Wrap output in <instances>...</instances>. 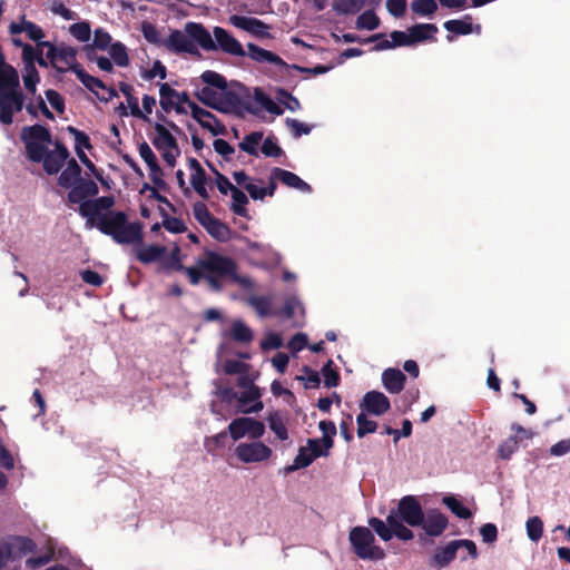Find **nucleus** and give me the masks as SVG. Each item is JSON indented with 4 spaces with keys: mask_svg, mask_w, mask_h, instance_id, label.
<instances>
[{
    "mask_svg": "<svg viewBox=\"0 0 570 570\" xmlns=\"http://www.w3.org/2000/svg\"><path fill=\"white\" fill-rule=\"evenodd\" d=\"M99 189L95 181L79 179L70 189L68 199L78 204L79 214L86 219V228H97L102 234L110 236L118 244H134L141 240V227L137 223H130L122 212L110 208L115 200L111 196L96 199Z\"/></svg>",
    "mask_w": 570,
    "mask_h": 570,
    "instance_id": "nucleus-1",
    "label": "nucleus"
},
{
    "mask_svg": "<svg viewBox=\"0 0 570 570\" xmlns=\"http://www.w3.org/2000/svg\"><path fill=\"white\" fill-rule=\"evenodd\" d=\"M197 86L198 99L219 111L233 112L239 116L245 114L257 115L265 110L272 115L279 116L283 109L263 90L256 88L250 95L244 88H228L226 79L216 71H204Z\"/></svg>",
    "mask_w": 570,
    "mask_h": 570,
    "instance_id": "nucleus-2",
    "label": "nucleus"
},
{
    "mask_svg": "<svg viewBox=\"0 0 570 570\" xmlns=\"http://www.w3.org/2000/svg\"><path fill=\"white\" fill-rule=\"evenodd\" d=\"M237 267L233 258L214 250H205L194 266H180V269L186 273L193 285H198L204 279L212 289L220 291L222 279L230 277L240 287L253 289L255 282L248 275L238 274Z\"/></svg>",
    "mask_w": 570,
    "mask_h": 570,
    "instance_id": "nucleus-3",
    "label": "nucleus"
},
{
    "mask_svg": "<svg viewBox=\"0 0 570 570\" xmlns=\"http://www.w3.org/2000/svg\"><path fill=\"white\" fill-rule=\"evenodd\" d=\"M23 104L24 97L19 90V75L0 52V121L4 125L12 124L14 112L20 111Z\"/></svg>",
    "mask_w": 570,
    "mask_h": 570,
    "instance_id": "nucleus-4",
    "label": "nucleus"
},
{
    "mask_svg": "<svg viewBox=\"0 0 570 570\" xmlns=\"http://www.w3.org/2000/svg\"><path fill=\"white\" fill-rule=\"evenodd\" d=\"M196 43L204 50H213L216 46L213 36L203 24L188 22L184 31L175 30L164 39L163 46L176 53H198Z\"/></svg>",
    "mask_w": 570,
    "mask_h": 570,
    "instance_id": "nucleus-5",
    "label": "nucleus"
},
{
    "mask_svg": "<svg viewBox=\"0 0 570 570\" xmlns=\"http://www.w3.org/2000/svg\"><path fill=\"white\" fill-rule=\"evenodd\" d=\"M179 127L174 122L167 125L155 124L153 145L161 155L163 160L170 168L176 166L177 159L180 157V148L174 132H179Z\"/></svg>",
    "mask_w": 570,
    "mask_h": 570,
    "instance_id": "nucleus-6",
    "label": "nucleus"
},
{
    "mask_svg": "<svg viewBox=\"0 0 570 570\" xmlns=\"http://www.w3.org/2000/svg\"><path fill=\"white\" fill-rule=\"evenodd\" d=\"M21 140L24 144L27 156L36 163H40L43 155L56 142L51 139L49 131L40 125L24 127L21 131Z\"/></svg>",
    "mask_w": 570,
    "mask_h": 570,
    "instance_id": "nucleus-7",
    "label": "nucleus"
},
{
    "mask_svg": "<svg viewBox=\"0 0 570 570\" xmlns=\"http://www.w3.org/2000/svg\"><path fill=\"white\" fill-rule=\"evenodd\" d=\"M350 542L360 559L377 561L385 558L384 550L375 544L374 534L368 528H353L350 532Z\"/></svg>",
    "mask_w": 570,
    "mask_h": 570,
    "instance_id": "nucleus-8",
    "label": "nucleus"
},
{
    "mask_svg": "<svg viewBox=\"0 0 570 570\" xmlns=\"http://www.w3.org/2000/svg\"><path fill=\"white\" fill-rule=\"evenodd\" d=\"M189 97L184 91H177L167 82L160 83L159 86V105L164 111H175L177 114H186L189 108Z\"/></svg>",
    "mask_w": 570,
    "mask_h": 570,
    "instance_id": "nucleus-9",
    "label": "nucleus"
},
{
    "mask_svg": "<svg viewBox=\"0 0 570 570\" xmlns=\"http://www.w3.org/2000/svg\"><path fill=\"white\" fill-rule=\"evenodd\" d=\"M236 458L246 464L261 463L271 459L272 449L262 441L242 442L235 448Z\"/></svg>",
    "mask_w": 570,
    "mask_h": 570,
    "instance_id": "nucleus-10",
    "label": "nucleus"
},
{
    "mask_svg": "<svg viewBox=\"0 0 570 570\" xmlns=\"http://www.w3.org/2000/svg\"><path fill=\"white\" fill-rule=\"evenodd\" d=\"M39 46L48 48L47 57L58 71L80 69L77 65L75 48L69 46L53 47L49 42H41Z\"/></svg>",
    "mask_w": 570,
    "mask_h": 570,
    "instance_id": "nucleus-11",
    "label": "nucleus"
},
{
    "mask_svg": "<svg viewBox=\"0 0 570 570\" xmlns=\"http://www.w3.org/2000/svg\"><path fill=\"white\" fill-rule=\"evenodd\" d=\"M228 431L234 441H238L245 436L258 440L265 433V425L253 417L242 416L229 423Z\"/></svg>",
    "mask_w": 570,
    "mask_h": 570,
    "instance_id": "nucleus-12",
    "label": "nucleus"
},
{
    "mask_svg": "<svg viewBox=\"0 0 570 570\" xmlns=\"http://www.w3.org/2000/svg\"><path fill=\"white\" fill-rule=\"evenodd\" d=\"M328 451L322 446V443L317 439H309L305 446L299 448L296 458L291 466L289 471L298 470L308 466L315 459L320 456H326Z\"/></svg>",
    "mask_w": 570,
    "mask_h": 570,
    "instance_id": "nucleus-13",
    "label": "nucleus"
},
{
    "mask_svg": "<svg viewBox=\"0 0 570 570\" xmlns=\"http://www.w3.org/2000/svg\"><path fill=\"white\" fill-rule=\"evenodd\" d=\"M390 514H395L397 520L410 527H420L424 521L420 501H399L396 510H392Z\"/></svg>",
    "mask_w": 570,
    "mask_h": 570,
    "instance_id": "nucleus-14",
    "label": "nucleus"
},
{
    "mask_svg": "<svg viewBox=\"0 0 570 570\" xmlns=\"http://www.w3.org/2000/svg\"><path fill=\"white\" fill-rule=\"evenodd\" d=\"M225 393L228 397H237L242 413H257L264 407L263 403L257 401L261 397L259 389L253 384H249L239 396L232 390H227Z\"/></svg>",
    "mask_w": 570,
    "mask_h": 570,
    "instance_id": "nucleus-15",
    "label": "nucleus"
},
{
    "mask_svg": "<svg viewBox=\"0 0 570 570\" xmlns=\"http://www.w3.org/2000/svg\"><path fill=\"white\" fill-rule=\"evenodd\" d=\"M214 35V42L215 48L212 50H222L228 55L236 56V57H243L245 56V50L242 46V43L234 38L229 32H227L225 29L220 27H215L213 29Z\"/></svg>",
    "mask_w": 570,
    "mask_h": 570,
    "instance_id": "nucleus-16",
    "label": "nucleus"
},
{
    "mask_svg": "<svg viewBox=\"0 0 570 570\" xmlns=\"http://www.w3.org/2000/svg\"><path fill=\"white\" fill-rule=\"evenodd\" d=\"M191 117L204 128L207 129L213 136L223 135L225 126L222 125L217 118L208 110L199 107L195 102L189 104Z\"/></svg>",
    "mask_w": 570,
    "mask_h": 570,
    "instance_id": "nucleus-17",
    "label": "nucleus"
},
{
    "mask_svg": "<svg viewBox=\"0 0 570 570\" xmlns=\"http://www.w3.org/2000/svg\"><path fill=\"white\" fill-rule=\"evenodd\" d=\"M229 22L252 36L258 38H267L269 36V27L256 18L234 14L229 18Z\"/></svg>",
    "mask_w": 570,
    "mask_h": 570,
    "instance_id": "nucleus-18",
    "label": "nucleus"
},
{
    "mask_svg": "<svg viewBox=\"0 0 570 570\" xmlns=\"http://www.w3.org/2000/svg\"><path fill=\"white\" fill-rule=\"evenodd\" d=\"M68 155V149L63 145L55 142L53 149H49L40 161L43 164L45 170L49 175H53L61 169Z\"/></svg>",
    "mask_w": 570,
    "mask_h": 570,
    "instance_id": "nucleus-19",
    "label": "nucleus"
},
{
    "mask_svg": "<svg viewBox=\"0 0 570 570\" xmlns=\"http://www.w3.org/2000/svg\"><path fill=\"white\" fill-rule=\"evenodd\" d=\"M361 407L370 414L380 416L390 410V401L382 392L371 391L363 396Z\"/></svg>",
    "mask_w": 570,
    "mask_h": 570,
    "instance_id": "nucleus-20",
    "label": "nucleus"
},
{
    "mask_svg": "<svg viewBox=\"0 0 570 570\" xmlns=\"http://www.w3.org/2000/svg\"><path fill=\"white\" fill-rule=\"evenodd\" d=\"M75 73L79 80L100 99L108 101L116 95L112 89L107 88L99 79L86 73L82 69H75Z\"/></svg>",
    "mask_w": 570,
    "mask_h": 570,
    "instance_id": "nucleus-21",
    "label": "nucleus"
},
{
    "mask_svg": "<svg viewBox=\"0 0 570 570\" xmlns=\"http://www.w3.org/2000/svg\"><path fill=\"white\" fill-rule=\"evenodd\" d=\"M448 524L449 521L444 514L436 511H431L426 517L424 515V521L420 527L423 528L428 535L439 537L448 528Z\"/></svg>",
    "mask_w": 570,
    "mask_h": 570,
    "instance_id": "nucleus-22",
    "label": "nucleus"
},
{
    "mask_svg": "<svg viewBox=\"0 0 570 570\" xmlns=\"http://www.w3.org/2000/svg\"><path fill=\"white\" fill-rule=\"evenodd\" d=\"M139 156L146 163L150 171V178L154 183L161 181L163 170L158 165L157 157L147 142H141L138 147Z\"/></svg>",
    "mask_w": 570,
    "mask_h": 570,
    "instance_id": "nucleus-23",
    "label": "nucleus"
},
{
    "mask_svg": "<svg viewBox=\"0 0 570 570\" xmlns=\"http://www.w3.org/2000/svg\"><path fill=\"white\" fill-rule=\"evenodd\" d=\"M272 175H273V178L279 180L287 187L297 189L303 193H308L311 190L309 185L292 171L284 170L281 168H275L273 170Z\"/></svg>",
    "mask_w": 570,
    "mask_h": 570,
    "instance_id": "nucleus-24",
    "label": "nucleus"
},
{
    "mask_svg": "<svg viewBox=\"0 0 570 570\" xmlns=\"http://www.w3.org/2000/svg\"><path fill=\"white\" fill-rule=\"evenodd\" d=\"M6 546H10L12 557L14 559L17 557H22L28 553H35L37 551L36 542L29 537L18 535L12 539L11 543H7Z\"/></svg>",
    "mask_w": 570,
    "mask_h": 570,
    "instance_id": "nucleus-25",
    "label": "nucleus"
},
{
    "mask_svg": "<svg viewBox=\"0 0 570 570\" xmlns=\"http://www.w3.org/2000/svg\"><path fill=\"white\" fill-rule=\"evenodd\" d=\"M10 32L12 35L26 32L28 37L33 41H40L45 37L40 27L24 19H21L20 22H12L10 24Z\"/></svg>",
    "mask_w": 570,
    "mask_h": 570,
    "instance_id": "nucleus-26",
    "label": "nucleus"
},
{
    "mask_svg": "<svg viewBox=\"0 0 570 570\" xmlns=\"http://www.w3.org/2000/svg\"><path fill=\"white\" fill-rule=\"evenodd\" d=\"M404 380V374L399 370L389 368L382 375L383 385L391 393L401 392Z\"/></svg>",
    "mask_w": 570,
    "mask_h": 570,
    "instance_id": "nucleus-27",
    "label": "nucleus"
},
{
    "mask_svg": "<svg viewBox=\"0 0 570 570\" xmlns=\"http://www.w3.org/2000/svg\"><path fill=\"white\" fill-rule=\"evenodd\" d=\"M456 546L454 540L449 542L445 547L440 548L435 551L432 563L436 564L439 568H444L449 566L456 557Z\"/></svg>",
    "mask_w": 570,
    "mask_h": 570,
    "instance_id": "nucleus-28",
    "label": "nucleus"
},
{
    "mask_svg": "<svg viewBox=\"0 0 570 570\" xmlns=\"http://www.w3.org/2000/svg\"><path fill=\"white\" fill-rule=\"evenodd\" d=\"M444 28L458 35H469L473 31L480 33L481 27L476 24L473 27L471 17L466 16L464 19L449 20L444 23Z\"/></svg>",
    "mask_w": 570,
    "mask_h": 570,
    "instance_id": "nucleus-29",
    "label": "nucleus"
},
{
    "mask_svg": "<svg viewBox=\"0 0 570 570\" xmlns=\"http://www.w3.org/2000/svg\"><path fill=\"white\" fill-rule=\"evenodd\" d=\"M248 56L257 62H268L272 65H282L283 60L272 51L265 50L253 43L247 45Z\"/></svg>",
    "mask_w": 570,
    "mask_h": 570,
    "instance_id": "nucleus-30",
    "label": "nucleus"
},
{
    "mask_svg": "<svg viewBox=\"0 0 570 570\" xmlns=\"http://www.w3.org/2000/svg\"><path fill=\"white\" fill-rule=\"evenodd\" d=\"M81 169L76 160H70L59 177L62 187L71 188L80 179Z\"/></svg>",
    "mask_w": 570,
    "mask_h": 570,
    "instance_id": "nucleus-31",
    "label": "nucleus"
},
{
    "mask_svg": "<svg viewBox=\"0 0 570 570\" xmlns=\"http://www.w3.org/2000/svg\"><path fill=\"white\" fill-rule=\"evenodd\" d=\"M166 253V248L157 245L141 246L137 248L136 256L142 263H151L159 259Z\"/></svg>",
    "mask_w": 570,
    "mask_h": 570,
    "instance_id": "nucleus-32",
    "label": "nucleus"
},
{
    "mask_svg": "<svg viewBox=\"0 0 570 570\" xmlns=\"http://www.w3.org/2000/svg\"><path fill=\"white\" fill-rule=\"evenodd\" d=\"M409 31L413 45L415 42H420L432 38L436 33L438 28L436 26L431 23H422L413 26L412 28L409 29Z\"/></svg>",
    "mask_w": 570,
    "mask_h": 570,
    "instance_id": "nucleus-33",
    "label": "nucleus"
},
{
    "mask_svg": "<svg viewBox=\"0 0 570 570\" xmlns=\"http://www.w3.org/2000/svg\"><path fill=\"white\" fill-rule=\"evenodd\" d=\"M22 80L27 92L35 96L37 92V85L40 81V77L35 65L24 66Z\"/></svg>",
    "mask_w": 570,
    "mask_h": 570,
    "instance_id": "nucleus-34",
    "label": "nucleus"
},
{
    "mask_svg": "<svg viewBox=\"0 0 570 570\" xmlns=\"http://www.w3.org/2000/svg\"><path fill=\"white\" fill-rule=\"evenodd\" d=\"M267 422H268L269 429L275 433V435L279 440L286 441L288 439V432H287L285 421L279 413H277V412L271 413L267 417Z\"/></svg>",
    "mask_w": 570,
    "mask_h": 570,
    "instance_id": "nucleus-35",
    "label": "nucleus"
},
{
    "mask_svg": "<svg viewBox=\"0 0 570 570\" xmlns=\"http://www.w3.org/2000/svg\"><path fill=\"white\" fill-rule=\"evenodd\" d=\"M389 524L393 528V535L403 541H409L414 538V533L407 527H405L395 514H389L386 518Z\"/></svg>",
    "mask_w": 570,
    "mask_h": 570,
    "instance_id": "nucleus-36",
    "label": "nucleus"
},
{
    "mask_svg": "<svg viewBox=\"0 0 570 570\" xmlns=\"http://www.w3.org/2000/svg\"><path fill=\"white\" fill-rule=\"evenodd\" d=\"M365 0H334L333 8L340 14H352L361 10Z\"/></svg>",
    "mask_w": 570,
    "mask_h": 570,
    "instance_id": "nucleus-37",
    "label": "nucleus"
},
{
    "mask_svg": "<svg viewBox=\"0 0 570 570\" xmlns=\"http://www.w3.org/2000/svg\"><path fill=\"white\" fill-rule=\"evenodd\" d=\"M263 141V132L254 131L247 135L242 142H239V148L247 153L248 155H257L258 146Z\"/></svg>",
    "mask_w": 570,
    "mask_h": 570,
    "instance_id": "nucleus-38",
    "label": "nucleus"
},
{
    "mask_svg": "<svg viewBox=\"0 0 570 570\" xmlns=\"http://www.w3.org/2000/svg\"><path fill=\"white\" fill-rule=\"evenodd\" d=\"M368 525L383 541H390L393 538V528L387 521L384 522L383 520L373 517L368 519Z\"/></svg>",
    "mask_w": 570,
    "mask_h": 570,
    "instance_id": "nucleus-39",
    "label": "nucleus"
},
{
    "mask_svg": "<svg viewBox=\"0 0 570 570\" xmlns=\"http://www.w3.org/2000/svg\"><path fill=\"white\" fill-rule=\"evenodd\" d=\"M318 428L322 431L323 436L317 440L322 443V446L325 450L330 451L333 446V436L336 434V426L332 421H321Z\"/></svg>",
    "mask_w": 570,
    "mask_h": 570,
    "instance_id": "nucleus-40",
    "label": "nucleus"
},
{
    "mask_svg": "<svg viewBox=\"0 0 570 570\" xmlns=\"http://www.w3.org/2000/svg\"><path fill=\"white\" fill-rule=\"evenodd\" d=\"M204 228L217 240L225 242L229 238L228 227L215 217Z\"/></svg>",
    "mask_w": 570,
    "mask_h": 570,
    "instance_id": "nucleus-41",
    "label": "nucleus"
},
{
    "mask_svg": "<svg viewBox=\"0 0 570 570\" xmlns=\"http://www.w3.org/2000/svg\"><path fill=\"white\" fill-rule=\"evenodd\" d=\"M232 337L240 343H249L253 340L252 330L242 321H235L230 330Z\"/></svg>",
    "mask_w": 570,
    "mask_h": 570,
    "instance_id": "nucleus-42",
    "label": "nucleus"
},
{
    "mask_svg": "<svg viewBox=\"0 0 570 570\" xmlns=\"http://www.w3.org/2000/svg\"><path fill=\"white\" fill-rule=\"evenodd\" d=\"M281 262L282 255L271 247V252H264V254L254 262V265L268 269L277 267Z\"/></svg>",
    "mask_w": 570,
    "mask_h": 570,
    "instance_id": "nucleus-43",
    "label": "nucleus"
},
{
    "mask_svg": "<svg viewBox=\"0 0 570 570\" xmlns=\"http://www.w3.org/2000/svg\"><path fill=\"white\" fill-rule=\"evenodd\" d=\"M108 52L116 65L119 67H126L129 65V58L127 55V49L121 42H114L110 48L108 49Z\"/></svg>",
    "mask_w": 570,
    "mask_h": 570,
    "instance_id": "nucleus-44",
    "label": "nucleus"
},
{
    "mask_svg": "<svg viewBox=\"0 0 570 570\" xmlns=\"http://www.w3.org/2000/svg\"><path fill=\"white\" fill-rule=\"evenodd\" d=\"M190 184L195 191L204 199L209 198V194L206 187V174L205 170H197L190 174Z\"/></svg>",
    "mask_w": 570,
    "mask_h": 570,
    "instance_id": "nucleus-45",
    "label": "nucleus"
},
{
    "mask_svg": "<svg viewBox=\"0 0 570 570\" xmlns=\"http://www.w3.org/2000/svg\"><path fill=\"white\" fill-rule=\"evenodd\" d=\"M112 43V38L107 31L104 29H96L94 32L92 45L88 46L87 49L108 50Z\"/></svg>",
    "mask_w": 570,
    "mask_h": 570,
    "instance_id": "nucleus-46",
    "label": "nucleus"
},
{
    "mask_svg": "<svg viewBox=\"0 0 570 570\" xmlns=\"http://www.w3.org/2000/svg\"><path fill=\"white\" fill-rule=\"evenodd\" d=\"M411 9L419 16H431L438 10V3L435 0H414L411 3Z\"/></svg>",
    "mask_w": 570,
    "mask_h": 570,
    "instance_id": "nucleus-47",
    "label": "nucleus"
},
{
    "mask_svg": "<svg viewBox=\"0 0 570 570\" xmlns=\"http://www.w3.org/2000/svg\"><path fill=\"white\" fill-rule=\"evenodd\" d=\"M248 304L259 316H266L271 313L272 298L267 296H252L248 298Z\"/></svg>",
    "mask_w": 570,
    "mask_h": 570,
    "instance_id": "nucleus-48",
    "label": "nucleus"
},
{
    "mask_svg": "<svg viewBox=\"0 0 570 570\" xmlns=\"http://www.w3.org/2000/svg\"><path fill=\"white\" fill-rule=\"evenodd\" d=\"M527 534L533 542H538L543 533V523L539 517H531L525 523Z\"/></svg>",
    "mask_w": 570,
    "mask_h": 570,
    "instance_id": "nucleus-49",
    "label": "nucleus"
},
{
    "mask_svg": "<svg viewBox=\"0 0 570 570\" xmlns=\"http://www.w3.org/2000/svg\"><path fill=\"white\" fill-rule=\"evenodd\" d=\"M230 194H232L233 212L239 216H246V214H247L246 204L248 202L246 195L237 188L233 189V191Z\"/></svg>",
    "mask_w": 570,
    "mask_h": 570,
    "instance_id": "nucleus-50",
    "label": "nucleus"
},
{
    "mask_svg": "<svg viewBox=\"0 0 570 570\" xmlns=\"http://www.w3.org/2000/svg\"><path fill=\"white\" fill-rule=\"evenodd\" d=\"M380 20L373 11L363 12L356 20V28L374 30L379 27Z\"/></svg>",
    "mask_w": 570,
    "mask_h": 570,
    "instance_id": "nucleus-51",
    "label": "nucleus"
},
{
    "mask_svg": "<svg viewBox=\"0 0 570 570\" xmlns=\"http://www.w3.org/2000/svg\"><path fill=\"white\" fill-rule=\"evenodd\" d=\"M69 32L73 38L81 42H87L91 36V29L88 22H78L69 27Z\"/></svg>",
    "mask_w": 570,
    "mask_h": 570,
    "instance_id": "nucleus-52",
    "label": "nucleus"
},
{
    "mask_svg": "<svg viewBox=\"0 0 570 570\" xmlns=\"http://www.w3.org/2000/svg\"><path fill=\"white\" fill-rule=\"evenodd\" d=\"M357 423V435L358 438H363L367 433H373L376 430V423L372 420H368L364 413H360L356 416Z\"/></svg>",
    "mask_w": 570,
    "mask_h": 570,
    "instance_id": "nucleus-53",
    "label": "nucleus"
},
{
    "mask_svg": "<svg viewBox=\"0 0 570 570\" xmlns=\"http://www.w3.org/2000/svg\"><path fill=\"white\" fill-rule=\"evenodd\" d=\"M245 189L248 191L253 199H264L267 194L273 195L274 186H272L268 191L266 187H263L253 179L250 183L246 184Z\"/></svg>",
    "mask_w": 570,
    "mask_h": 570,
    "instance_id": "nucleus-54",
    "label": "nucleus"
},
{
    "mask_svg": "<svg viewBox=\"0 0 570 570\" xmlns=\"http://www.w3.org/2000/svg\"><path fill=\"white\" fill-rule=\"evenodd\" d=\"M246 253L250 257L253 264L262 256V254H264V252H271V246L266 244H259L252 240H246Z\"/></svg>",
    "mask_w": 570,
    "mask_h": 570,
    "instance_id": "nucleus-55",
    "label": "nucleus"
},
{
    "mask_svg": "<svg viewBox=\"0 0 570 570\" xmlns=\"http://www.w3.org/2000/svg\"><path fill=\"white\" fill-rule=\"evenodd\" d=\"M193 214H194V217L196 218V220L203 226L205 227L206 224H208L212 219H213V216L210 215V213L208 212L206 205L204 203H200V202H197L194 207H193Z\"/></svg>",
    "mask_w": 570,
    "mask_h": 570,
    "instance_id": "nucleus-56",
    "label": "nucleus"
},
{
    "mask_svg": "<svg viewBox=\"0 0 570 570\" xmlns=\"http://www.w3.org/2000/svg\"><path fill=\"white\" fill-rule=\"evenodd\" d=\"M68 130L75 138V150L89 149L91 147L89 138L85 132L73 127H69Z\"/></svg>",
    "mask_w": 570,
    "mask_h": 570,
    "instance_id": "nucleus-57",
    "label": "nucleus"
},
{
    "mask_svg": "<svg viewBox=\"0 0 570 570\" xmlns=\"http://www.w3.org/2000/svg\"><path fill=\"white\" fill-rule=\"evenodd\" d=\"M325 385L328 387L336 386L340 381L338 373L332 367V361H328L322 368Z\"/></svg>",
    "mask_w": 570,
    "mask_h": 570,
    "instance_id": "nucleus-58",
    "label": "nucleus"
},
{
    "mask_svg": "<svg viewBox=\"0 0 570 570\" xmlns=\"http://www.w3.org/2000/svg\"><path fill=\"white\" fill-rule=\"evenodd\" d=\"M141 32L147 41L151 43L163 45L164 39L160 38L157 29L149 22L141 24Z\"/></svg>",
    "mask_w": 570,
    "mask_h": 570,
    "instance_id": "nucleus-59",
    "label": "nucleus"
},
{
    "mask_svg": "<svg viewBox=\"0 0 570 570\" xmlns=\"http://www.w3.org/2000/svg\"><path fill=\"white\" fill-rule=\"evenodd\" d=\"M262 142H263V145H262V153L266 157H277V156L281 155L282 150H281L277 141L274 138L267 137Z\"/></svg>",
    "mask_w": 570,
    "mask_h": 570,
    "instance_id": "nucleus-60",
    "label": "nucleus"
},
{
    "mask_svg": "<svg viewBox=\"0 0 570 570\" xmlns=\"http://www.w3.org/2000/svg\"><path fill=\"white\" fill-rule=\"evenodd\" d=\"M286 125L295 137L307 135L311 131V127L297 119H286Z\"/></svg>",
    "mask_w": 570,
    "mask_h": 570,
    "instance_id": "nucleus-61",
    "label": "nucleus"
},
{
    "mask_svg": "<svg viewBox=\"0 0 570 570\" xmlns=\"http://www.w3.org/2000/svg\"><path fill=\"white\" fill-rule=\"evenodd\" d=\"M483 542L493 543L498 539V528L493 523H485L480 528Z\"/></svg>",
    "mask_w": 570,
    "mask_h": 570,
    "instance_id": "nucleus-62",
    "label": "nucleus"
},
{
    "mask_svg": "<svg viewBox=\"0 0 570 570\" xmlns=\"http://www.w3.org/2000/svg\"><path fill=\"white\" fill-rule=\"evenodd\" d=\"M449 509L460 519H469L472 513L470 509L462 504V501H443Z\"/></svg>",
    "mask_w": 570,
    "mask_h": 570,
    "instance_id": "nucleus-63",
    "label": "nucleus"
},
{
    "mask_svg": "<svg viewBox=\"0 0 570 570\" xmlns=\"http://www.w3.org/2000/svg\"><path fill=\"white\" fill-rule=\"evenodd\" d=\"M278 100L286 109L291 111H296L301 108L299 101L288 92L281 91Z\"/></svg>",
    "mask_w": 570,
    "mask_h": 570,
    "instance_id": "nucleus-64",
    "label": "nucleus"
}]
</instances>
